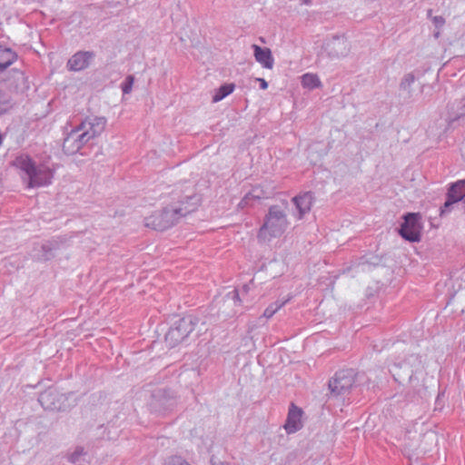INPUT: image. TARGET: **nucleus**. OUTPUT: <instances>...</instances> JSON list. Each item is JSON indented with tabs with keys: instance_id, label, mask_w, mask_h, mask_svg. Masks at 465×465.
Here are the masks:
<instances>
[{
	"instance_id": "obj_1",
	"label": "nucleus",
	"mask_w": 465,
	"mask_h": 465,
	"mask_svg": "<svg viewBox=\"0 0 465 465\" xmlns=\"http://www.w3.org/2000/svg\"><path fill=\"white\" fill-rule=\"evenodd\" d=\"M106 118L89 115L75 126L64 140L63 150L67 154H74L94 138L101 135L106 126Z\"/></svg>"
},
{
	"instance_id": "obj_2",
	"label": "nucleus",
	"mask_w": 465,
	"mask_h": 465,
	"mask_svg": "<svg viewBox=\"0 0 465 465\" xmlns=\"http://www.w3.org/2000/svg\"><path fill=\"white\" fill-rule=\"evenodd\" d=\"M200 203L197 194L184 196L177 203L157 211L145 218V225L157 231H164L174 225L180 218L195 211Z\"/></svg>"
},
{
	"instance_id": "obj_3",
	"label": "nucleus",
	"mask_w": 465,
	"mask_h": 465,
	"mask_svg": "<svg viewBox=\"0 0 465 465\" xmlns=\"http://www.w3.org/2000/svg\"><path fill=\"white\" fill-rule=\"evenodd\" d=\"M13 166L26 189L47 187L52 184L54 170L47 163H37L28 154H21L13 161Z\"/></svg>"
},
{
	"instance_id": "obj_4",
	"label": "nucleus",
	"mask_w": 465,
	"mask_h": 465,
	"mask_svg": "<svg viewBox=\"0 0 465 465\" xmlns=\"http://www.w3.org/2000/svg\"><path fill=\"white\" fill-rule=\"evenodd\" d=\"M284 208L272 205L264 217V223L258 232L259 240L270 242L272 238L280 237L288 228L289 223L286 215L287 203Z\"/></svg>"
},
{
	"instance_id": "obj_5",
	"label": "nucleus",
	"mask_w": 465,
	"mask_h": 465,
	"mask_svg": "<svg viewBox=\"0 0 465 465\" xmlns=\"http://www.w3.org/2000/svg\"><path fill=\"white\" fill-rule=\"evenodd\" d=\"M421 368V361L416 355H411L405 361L395 364L391 370L392 375L399 382L409 381L412 383L415 374Z\"/></svg>"
},
{
	"instance_id": "obj_6",
	"label": "nucleus",
	"mask_w": 465,
	"mask_h": 465,
	"mask_svg": "<svg viewBox=\"0 0 465 465\" xmlns=\"http://www.w3.org/2000/svg\"><path fill=\"white\" fill-rule=\"evenodd\" d=\"M194 329L192 317H183L169 329L165 334V342L170 347H175L182 342Z\"/></svg>"
},
{
	"instance_id": "obj_7",
	"label": "nucleus",
	"mask_w": 465,
	"mask_h": 465,
	"mask_svg": "<svg viewBox=\"0 0 465 465\" xmlns=\"http://www.w3.org/2000/svg\"><path fill=\"white\" fill-rule=\"evenodd\" d=\"M355 382V371L352 369L341 370L329 381V389L334 396L346 395Z\"/></svg>"
},
{
	"instance_id": "obj_8",
	"label": "nucleus",
	"mask_w": 465,
	"mask_h": 465,
	"mask_svg": "<svg viewBox=\"0 0 465 465\" xmlns=\"http://www.w3.org/2000/svg\"><path fill=\"white\" fill-rule=\"evenodd\" d=\"M420 220V215L419 213H407L400 229L401 237L411 242H420L421 230Z\"/></svg>"
},
{
	"instance_id": "obj_9",
	"label": "nucleus",
	"mask_w": 465,
	"mask_h": 465,
	"mask_svg": "<svg viewBox=\"0 0 465 465\" xmlns=\"http://www.w3.org/2000/svg\"><path fill=\"white\" fill-rule=\"evenodd\" d=\"M64 396L59 393V391L56 389L49 388L48 390L40 393L38 401L45 410L64 411Z\"/></svg>"
},
{
	"instance_id": "obj_10",
	"label": "nucleus",
	"mask_w": 465,
	"mask_h": 465,
	"mask_svg": "<svg viewBox=\"0 0 465 465\" xmlns=\"http://www.w3.org/2000/svg\"><path fill=\"white\" fill-rule=\"evenodd\" d=\"M325 50L330 57L341 58L349 54L350 46L344 37L335 36L325 44Z\"/></svg>"
},
{
	"instance_id": "obj_11",
	"label": "nucleus",
	"mask_w": 465,
	"mask_h": 465,
	"mask_svg": "<svg viewBox=\"0 0 465 465\" xmlns=\"http://www.w3.org/2000/svg\"><path fill=\"white\" fill-rule=\"evenodd\" d=\"M303 411L301 408L291 404L287 419L284 424V429L288 434L295 433L302 427V417Z\"/></svg>"
},
{
	"instance_id": "obj_12",
	"label": "nucleus",
	"mask_w": 465,
	"mask_h": 465,
	"mask_svg": "<svg viewBox=\"0 0 465 465\" xmlns=\"http://www.w3.org/2000/svg\"><path fill=\"white\" fill-rule=\"evenodd\" d=\"M94 57L93 52H77L74 54L67 63V67L71 71H81L87 68Z\"/></svg>"
},
{
	"instance_id": "obj_13",
	"label": "nucleus",
	"mask_w": 465,
	"mask_h": 465,
	"mask_svg": "<svg viewBox=\"0 0 465 465\" xmlns=\"http://www.w3.org/2000/svg\"><path fill=\"white\" fill-rule=\"evenodd\" d=\"M313 196L308 192L292 198V203L298 213L297 218L302 219L303 215L311 211Z\"/></svg>"
},
{
	"instance_id": "obj_14",
	"label": "nucleus",
	"mask_w": 465,
	"mask_h": 465,
	"mask_svg": "<svg viewBox=\"0 0 465 465\" xmlns=\"http://www.w3.org/2000/svg\"><path fill=\"white\" fill-rule=\"evenodd\" d=\"M253 55L255 60L266 69H272L274 64V59L269 48H262L257 45H252Z\"/></svg>"
},
{
	"instance_id": "obj_15",
	"label": "nucleus",
	"mask_w": 465,
	"mask_h": 465,
	"mask_svg": "<svg viewBox=\"0 0 465 465\" xmlns=\"http://www.w3.org/2000/svg\"><path fill=\"white\" fill-rule=\"evenodd\" d=\"M17 59V54L11 48L0 45V72L9 67Z\"/></svg>"
},
{
	"instance_id": "obj_16",
	"label": "nucleus",
	"mask_w": 465,
	"mask_h": 465,
	"mask_svg": "<svg viewBox=\"0 0 465 465\" xmlns=\"http://www.w3.org/2000/svg\"><path fill=\"white\" fill-rule=\"evenodd\" d=\"M416 78L412 73L406 74L401 83H400V90L403 94H405L406 97L411 99L414 96V89L412 85L415 84Z\"/></svg>"
},
{
	"instance_id": "obj_17",
	"label": "nucleus",
	"mask_w": 465,
	"mask_h": 465,
	"mask_svg": "<svg viewBox=\"0 0 465 465\" xmlns=\"http://www.w3.org/2000/svg\"><path fill=\"white\" fill-rule=\"evenodd\" d=\"M234 90V84H223L218 89L215 90L214 94L213 96V103H218L222 101L223 98H225L227 95L232 94Z\"/></svg>"
},
{
	"instance_id": "obj_18",
	"label": "nucleus",
	"mask_w": 465,
	"mask_h": 465,
	"mask_svg": "<svg viewBox=\"0 0 465 465\" xmlns=\"http://www.w3.org/2000/svg\"><path fill=\"white\" fill-rule=\"evenodd\" d=\"M451 114L450 115V121H456L465 116V96L456 104H453L451 108Z\"/></svg>"
},
{
	"instance_id": "obj_19",
	"label": "nucleus",
	"mask_w": 465,
	"mask_h": 465,
	"mask_svg": "<svg viewBox=\"0 0 465 465\" xmlns=\"http://www.w3.org/2000/svg\"><path fill=\"white\" fill-rule=\"evenodd\" d=\"M302 84L308 89H314L321 85V81L316 74H305L302 77Z\"/></svg>"
},
{
	"instance_id": "obj_20",
	"label": "nucleus",
	"mask_w": 465,
	"mask_h": 465,
	"mask_svg": "<svg viewBox=\"0 0 465 465\" xmlns=\"http://www.w3.org/2000/svg\"><path fill=\"white\" fill-rule=\"evenodd\" d=\"M286 302H275L273 303H271L263 312V317L270 319L272 317L284 304Z\"/></svg>"
},
{
	"instance_id": "obj_21",
	"label": "nucleus",
	"mask_w": 465,
	"mask_h": 465,
	"mask_svg": "<svg viewBox=\"0 0 465 465\" xmlns=\"http://www.w3.org/2000/svg\"><path fill=\"white\" fill-rule=\"evenodd\" d=\"M134 82V77L133 75H128L122 83L121 87L124 94H130L132 92Z\"/></svg>"
},
{
	"instance_id": "obj_22",
	"label": "nucleus",
	"mask_w": 465,
	"mask_h": 465,
	"mask_svg": "<svg viewBox=\"0 0 465 465\" xmlns=\"http://www.w3.org/2000/svg\"><path fill=\"white\" fill-rule=\"evenodd\" d=\"M9 108V98L5 92L0 90V115Z\"/></svg>"
},
{
	"instance_id": "obj_23",
	"label": "nucleus",
	"mask_w": 465,
	"mask_h": 465,
	"mask_svg": "<svg viewBox=\"0 0 465 465\" xmlns=\"http://www.w3.org/2000/svg\"><path fill=\"white\" fill-rule=\"evenodd\" d=\"M456 203L457 202L454 199L447 195V200L444 203L443 206L440 208V216L449 214L451 211L452 205Z\"/></svg>"
},
{
	"instance_id": "obj_24",
	"label": "nucleus",
	"mask_w": 465,
	"mask_h": 465,
	"mask_svg": "<svg viewBox=\"0 0 465 465\" xmlns=\"http://www.w3.org/2000/svg\"><path fill=\"white\" fill-rule=\"evenodd\" d=\"M165 465H191L181 456H171L165 461Z\"/></svg>"
},
{
	"instance_id": "obj_25",
	"label": "nucleus",
	"mask_w": 465,
	"mask_h": 465,
	"mask_svg": "<svg viewBox=\"0 0 465 465\" xmlns=\"http://www.w3.org/2000/svg\"><path fill=\"white\" fill-rule=\"evenodd\" d=\"M84 453V450L82 448H77L68 458L70 462L75 463L78 461L80 456Z\"/></svg>"
},
{
	"instance_id": "obj_26",
	"label": "nucleus",
	"mask_w": 465,
	"mask_h": 465,
	"mask_svg": "<svg viewBox=\"0 0 465 465\" xmlns=\"http://www.w3.org/2000/svg\"><path fill=\"white\" fill-rule=\"evenodd\" d=\"M433 23L435 24L436 26L440 27L444 25L445 20L442 16H434Z\"/></svg>"
},
{
	"instance_id": "obj_27",
	"label": "nucleus",
	"mask_w": 465,
	"mask_h": 465,
	"mask_svg": "<svg viewBox=\"0 0 465 465\" xmlns=\"http://www.w3.org/2000/svg\"><path fill=\"white\" fill-rule=\"evenodd\" d=\"M257 81H259V82H260V87H261V89H262V90L267 89V87H268V83H267L263 78H257Z\"/></svg>"
},
{
	"instance_id": "obj_28",
	"label": "nucleus",
	"mask_w": 465,
	"mask_h": 465,
	"mask_svg": "<svg viewBox=\"0 0 465 465\" xmlns=\"http://www.w3.org/2000/svg\"><path fill=\"white\" fill-rule=\"evenodd\" d=\"M251 194H247L239 203L241 206H244L247 204V201L249 200Z\"/></svg>"
},
{
	"instance_id": "obj_29",
	"label": "nucleus",
	"mask_w": 465,
	"mask_h": 465,
	"mask_svg": "<svg viewBox=\"0 0 465 465\" xmlns=\"http://www.w3.org/2000/svg\"><path fill=\"white\" fill-rule=\"evenodd\" d=\"M213 465H227V464L223 463V462H218V463H213Z\"/></svg>"
},
{
	"instance_id": "obj_30",
	"label": "nucleus",
	"mask_w": 465,
	"mask_h": 465,
	"mask_svg": "<svg viewBox=\"0 0 465 465\" xmlns=\"http://www.w3.org/2000/svg\"><path fill=\"white\" fill-rule=\"evenodd\" d=\"M152 407L156 410L157 406L155 402H152Z\"/></svg>"
},
{
	"instance_id": "obj_31",
	"label": "nucleus",
	"mask_w": 465,
	"mask_h": 465,
	"mask_svg": "<svg viewBox=\"0 0 465 465\" xmlns=\"http://www.w3.org/2000/svg\"><path fill=\"white\" fill-rule=\"evenodd\" d=\"M161 394H160V391L158 392V394H153V397L156 398V397H159L160 398Z\"/></svg>"
},
{
	"instance_id": "obj_32",
	"label": "nucleus",
	"mask_w": 465,
	"mask_h": 465,
	"mask_svg": "<svg viewBox=\"0 0 465 465\" xmlns=\"http://www.w3.org/2000/svg\"><path fill=\"white\" fill-rule=\"evenodd\" d=\"M234 297H235L236 299H238V298H239V294H238L236 292H234Z\"/></svg>"
},
{
	"instance_id": "obj_33",
	"label": "nucleus",
	"mask_w": 465,
	"mask_h": 465,
	"mask_svg": "<svg viewBox=\"0 0 465 465\" xmlns=\"http://www.w3.org/2000/svg\"><path fill=\"white\" fill-rule=\"evenodd\" d=\"M303 3L308 4L309 0H303Z\"/></svg>"
}]
</instances>
